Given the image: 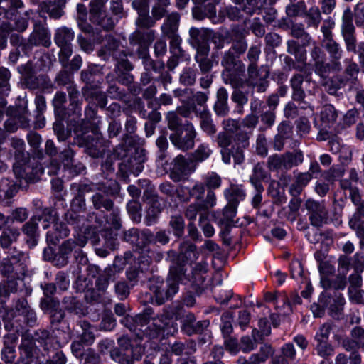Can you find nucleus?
Here are the masks:
<instances>
[{"instance_id": "obj_60", "label": "nucleus", "mask_w": 364, "mask_h": 364, "mask_svg": "<svg viewBox=\"0 0 364 364\" xmlns=\"http://www.w3.org/2000/svg\"><path fill=\"white\" fill-rule=\"evenodd\" d=\"M53 130L57 135L58 139L60 141H65L70 136V132L65 129L62 120H57L53 124Z\"/></svg>"}, {"instance_id": "obj_58", "label": "nucleus", "mask_w": 364, "mask_h": 364, "mask_svg": "<svg viewBox=\"0 0 364 364\" xmlns=\"http://www.w3.org/2000/svg\"><path fill=\"white\" fill-rule=\"evenodd\" d=\"M111 358L119 364H133L129 353H123L119 348H114L110 352Z\"/></svg>"}, {"instance_id": "obj_11", "label": "nucleus", "mask_w": 364, "mask_h": 364, "mask_svg": "<svg viewBox=\"0 0 364 364\" xmlns=\"http://www.w3.org/2000/svg\"><path fill=\"white\" fill-rule=\"evenodd\" d=\"M344 63V72L343 77L337 78L338 81L336 87L328 88V92L330 94H334L337 89L348 85L349 86H358L359 80H358V75L360 72L358 65L353 60V58H346L343 60Z\"/></svg>"}, {"instance_id": "obj_31", "label": "nucleus", "mask_w": 364, "mask_h": 364, "mask_svg": "<svg viewBox=\"0 0 364 364\" xmlns=\"http://www.w3.org/2000/svg\"><path fill=\"white\" fill-rule=\"evenodd\" d=\"M320 117L325 127H331L336 122L338 112L333 105H326L322 107Z\"/></svg>"}, {"instance_id": "obj_14", "label": "nucleus", "mask_w": 364, "mask_h": 364, "mask_svg": "<svg viewBox=\"0 0 364 364\" xmlns=\"http://www.w3.org/2000/svg\"><path fill=\"white\" fill-rule=\"evenodd\" d=\"M146 161L144 150L136 151L134 156L124 160L120 164V169L126 173H132L138 176L144 169V163Z\"/></svg>"}, {"instance_id": "obj_23", "label": "nucleus", "mask_w": 364, "mask_h": 364, "mask_svg": "<svg viewBox=\"0 0 364 364\" xmlns=\"http://www.w3.org/2000/svg\"><path fill=\"white\" fill-rule=\"evenodd\" d=\"M267 176V173L263 164L260 163L257 164L254 166L252 173L250 178V183L255 187V191H264V187L261 182L264 181Z\"/></svg>"}, {"instance_id": "obj_62", "label": "nucleus", "mask_w": 364, "mask_h": 364, "mask_svg": "<svg viewBox=\"0 0 364 364\" xmlns=\"http://www.w3.org/2000/svg\"><path fill=\"white\" fill-rule=\"evenodd\" d=\"M348 291L350 301L357 304H364V290L360 288L348 287Z\"/></svg>"}, {"instance_id": "obj_57", "label": "nucleus", "mask_w": 364, "mask_h": 364, "mask_svg": "<svg viewBox=\"0 0 364 364\" xmlns=\"http://www.w3.org/2000/svg\"><path fill=\"white\" fill-rule=\"evenodd\" d=\"M208 94L209 92H200L198 91L192 95L190 97V104H194L196 107V105L203 107V109L207 108L206 102L208 100Z\"/></svg>"}, {"instance_id": "obj_9", "label": "nucleus", "mask_w": 364, "mask_h": 364, "mask_svg": "<svg viewBox=\"0 0 364 364\" xmlns=\"http://www.w3.org/2000/svg\"><path fill=\"white\" fill-rule=\"evenodd\" d=\"M117 183L115 181H111L108 185L100 183L97 189L98 192L95 193L92 197V202L95 209L104 208L109 211L113 208V201L109 196L117 192Z\"/></svg>"}, {"instance_id": "obj_28", "label": "nucleus", "mask_w": 364, "mask_h": 364, "mask_svg": "<svg viewBox=\"0 0 364 364\" xmlns=\"http://www.w3.org/2000/svg\"><path fill=\"white\" fill-rule=\"evenodd\" d=\"M192 161H189L183 155L177 156L174 159L173 170L180 175H188L194 171L195 168H192Z\"/></svg>"}, {"instance_id": "obj_20", "label": "nucleus", "mask_w": 364, "mask_h": 364, "mask_svg": "<svg viewBox=\"0 0 364 364\" xmlns=\"http://www.w3.org/2000/svg\"><path fill=\"white\" fill-rule=\"evenodd\" d=\"M180 18V15L177 12L168 14L161 27L162 34L165 36L177 34Z\"/></svg>"}, {"instance_id": "obj_45", "label": "nucleus", "mask_w": 364, "mask_h": 364, "mask_svg": "<svg viewBox=\"0 0 364 364\" xmlns=\"http://www.w3.org/2000/svg\"><path fill=\"white\" fill-rule=\"evenodd\" d=\"M63 304L65 309L70 312H73L75 314H82L81 304L73 296H65L63 300Z\"/></svg>"}, {"instance_id": "obj_6", "label": "nucleus", "mask_w": 364, "mask_h": 364, "mask_svg": "<svg viewBox=\"0 0 364 364\" xmlns=\"http://www.w3.org/2000/svg\"><path fill=\"white\" fill-rule=\"evenodd\" d=\"M355 29L352 22L350 9L344 11L342 18L341 34L343 38L347 51L357 53L360 63L364 66V42H360L356 49Z\"/></svg>"}, {"instance_id": "obj_13", "label": "nucleus", "mask_w": 364, "mask_h": 364, "mask_svg": "<svg viewBox=\"0 0 364 364\" xmlns=\"http://www.w3.org/2000/svg\"><path fill=\"white\" fill-rule=\"evenodd\" d=\"M154 234L149 230H139L137 228H131L124 233V240L139 250H142L152 242Z\"/></svg>"}, {"instance_id": "obj_22", "label": "nucleus", "mask_w": 364, "mask_h": 364, "mask_svg": "<svg viewBox=\"0 0 364 364\" xmlns=\"http://www.w3.org/2000/svg\"><path fill=\"white\" fill-rule=\"evenodd\" d=\"M224 195L228 200V203L237 207L239 203L245 198V192L241 186L232 185L224 191Z\"/></svg>"}, {"instance_id": "obj_3", "label": "nucleus", "mask_w": 364, "mask_h": 364, "mask_svg": "<svg viewBox=\"0 0 364 364\" xmlns=\"http://www.w3.org/2000/svg\"><path fill=\"white\" fill-rule=\"evenodd\" d=\"M11 145L16 150L14 153L15 162L13 165V171L16 177L24 179L26 182H36L43 173L41 166L35 159L31 161L28 154L25 152L23 140L12 138Z\"/></svg>"}, {"instance_id": "obj_56", "label": "nucleus", "mask_w": 364, "mask_h": 364, "mask_svg": "<svg viewBox=\"0 0 364 364\" xmlns=\"http://www.w3.org/2000/svg\"><path fill=\"white\" fill-rule=\"evenodd\" d=\"M161 211L160 204L158 202L153 203L146 211V224L148 225L153 224L159 217Z\"/></svg>"}, {"instance_id": "obj_18", "label": "nucleus", "mask_w": 364, "mask_h": 364, "mask_svg": "<svg viewBox=\"0 0 364 364\" xmlns=\"http://www.w3.org/2000/svg\"><path fill=\"white\" fill-rule=\"evenodd\" d=\"M28 42L31 46H43L48 48L50 45V37L48 29L41 23H36L29 36Z\"/></svg>"}, {"instance_id": "obj_46", "label": "nucleus", "mask_w": 364, "mask_h": 364, "mask_svg": "<svg viewBox=\"0 0 364 364\" xmlns=\"http://www.w3.org/2000/svg\"><path fill=\"white\" fill-rule=\"evenodd\" d=\"M167 38L170 39V50L174 57H180L183 55V50L181 47L182 40L179 35L173 34L167 36Z\"/></svg>"}, {"instance_id": "obj_51", "label": "nucleus", "mask_w": 364, "mask_h": 364, "mask_svg": "<svg viewBox=\"0 0 364 364\" xmlns=\"http://www.w3.org/2000/svg\"><path fill=\"white\" fill-rule=\"evenodd\" d=\"M152 314L153 312L151 309H147L142 314H139L134 317L136 331H144L142 328L148 325Z\"/></svg>"}, {"instance_id": "obj_50", "label": "nucleus", "mask_w": 364, "mask_h": 364, "mask_svg": "<svg viewBox=\"0 0 364 364\" xmlns=\"http://www.w3.org/2000/svg\"><path fill=\"white\" fill-rule=\"evenodd\" d=\"M170 226L173 230V234L176 237H181L183 234L185 223L182 216H172L169 222Z\"/></svg>"}, {"instance_id": "obj_55", "label": "nucleus", "mask_w": 364, "mask_h": 364, "mask_svg": "<svg viewBox=\"0 0 364 364\" xmlns=\"http://www.w3.org/2000/svg\"><path fill=\"white\" fill-rule=\"evenodd\" d=\"M100 73V68L96 65H90L81 72V79L87 84L94 81V77Z\"/></svg>"}, {"instance_id": "obj_54", "label": "nucleus", "mask_w": 364, "mask_h": 364, "mask_svg": "<svg viewBox=\"0 0 364 364\" xmlns=\"http://www.w3.org/2000/svg\"><path fill=\"white\" fill-rule=\"evenodd\" d=\"M196 322V318L192 314H187L183 316L182 320V331L187 335L191 336L193 334V326Z\"/></svg>"}, {"instance_id": "obj_30", "label": "nucleus", "mask_w": 364, "mask_h": 364, "mask_svg": "<svg viewBox=\"0 0 364 364\" xmlns=\"http://www.w3.org/2000/svg\"><path fill=\"white\" fill-rule=\"evenodd\" d=\"M198 253L196 250V246L193 243L185 241L179 246V257L186 261L195 260L198 258Z\"/></svg>"}, {"instance_id": "obj_4", "label": "nucleus", "mask_w": 364, "mask_h": 364, "mask_svg": "<svg viewBox=\"0 0 364 364\" xmlns=\"http://www.w3.org/2000/svg\"><path fill=\"white\" fill-rule=\"evenodd\" d=\"M249 135L244 132L235 134L233 139L226 132H220L216 137V143L220 148L222 161L229 164L233 158L235 164H241L245 160L244 150L249 146Z\"/></svg>"}, {"instance_id": "obj_61", "label": "nucleus", "mask_w": 364, "mask_h": 364, "mask_svg": "<svg viewBox=\"0 0 364 364\" xmlns=\"http://www.w3.org/2000/svg\"><path fill=\"white\" fill-rule=\"evenodd\" d=\"M331 330L332 325L330 323H325L321 325L315 335L316 341L317 342L327 341Z\"/></svg>"}, {"instance_id": "obj_27", "label": "nucleus", "mask_w": 364, "mask_h": 364, "mask_svg": "<svg viewBox=\"0 0 364 364\" xmlns=\"http://www.w3.org/2000/svg\"><path fill=\"white\" fill-rule=\"evenodd\" d=\"M213 151L209 144L203 142L199 144L191 154L192 161L201 163L207 160L212 155Z\"/></svg>"}, {"instance_id": "obj_37", "label": "nucleus", "mask_w": 364, "mask_h": 364, "mask_svg": "<svg viewBox=\"0 0 364 364\" xmlns=\"http://www.w3.org/2000/svg\"><path fill=\"white\" fill-rule=\"evenodd\" d=\"M284 154L287 171L299 166L304 161V154L301 150L297 149L291 151H286Z\"/></svg>"}, {"instance_id": "obj_34", "label": "nucleus", "mask_w": 364, "mask_h": 364, "mask_svg": "<svg viewBox=\"0 0 364 364\" xmlns=\"http://www.w3.org/2000/svg\"><path fill=\"white\" fill-rule=\"evenodd\" d=\"M16 184L8 178L0 180V199H10L17 193Z\"/></svg>"}, {"instance_id": "obj_42", "label": "nucleus", "mask_w": 364, "mask_h": 364, "mask_svg": "<svg viewBox=\"0 0 364 364\" xmlns=\"http://www.w3.org/2000/svg\"><path fill=\"white\" fill-rule=\"evenodd\" d=\"M196 69L193 68H185L180 75V82L186 86L193 85L196 80Z\"/></svg>"}, {"instance_id": "obj_32", "label": "nucleus", "mask_w": 364, "mask_h": 364, "mask_svg": "<svg viewBox=\"0 0 364 364\" xmlns=\"http://www.w3.org/2000/svg\"><path fill=\"white\" fill-rule=\"evenodd\" d=\"M304 77L301 74L294 75L290 82L293 89L292 97L296 101H303L305 97V92L302 89Z\"/></svg>"}, {"instance_id": "obj_17", "label": "nucleus", "mask_w": 364, "mask_h": 364, "mask_svg": "<svg viewBox=\"0 0 364 364\" xmlns=\"http://www.w3.org/2000/svg\"><path fill=\"white\" fill-rule=\"evenodd\" d=\"M245 65L237 63L236 67L225 69L223 72V78L225 84H230L233 88H238L243 85L242 76L245 73Z\"/></svg>"}, {"instance_id": "obj_44", "label": "nucleus", "mask_w": 364, "mask_h": 364, "mask_svg": "<svg viewBox=\"0 0 364 364\" xmlns=\"http://www.w3.org/2000/svg\"><path fill=\"white\" fill-rule=\"evenodd\" d=\"M171 323V316L168 312H163L153 318V324L157 330H165Z\"/></svg>"}, {"instance_id": "obj_33", "label": "nucleus", "mask_w": 364, "mask_h": 364, "mask_svg": "<svg viewBox=\"0 0 364 364\" xmlns=\"http://www.w3.org/2000/svg\"><path fill=\"white\" fill-rule=\"evenodd\" d=\"M76 188L77 193L72 200L71 206L75 210H80L85 205V200L84 193L89 191L87 185H77L74 184L72 186V189Z\"/></svg>"}, {"instance_id": "obj_43", "label": "nucleus", "mask_w": 364, "mask_h": 364, "mask_svg": "<svg viewBox=\"0 0 364 364\" xmlns=\"http://www.w3.org/2000/svg\"><path fill=\"white\" fill-rule=\"evenodd\" d=\"M38 218L34 215L26 223L23 228V232L31 239H35L38 235Z\"/></svg>"}, {"instance_id": "obj_25", "label": "nucleus", "mask_w": 364, "mask_h": 364, "mask_svg": "<svg viewBox=\"0 0 364 364\" xmlns=\"http://www.w3.org/2000/svg\"><path fill=\"white\" fill-rule=\"evenodd\" d=\"M118 259H114L113 267H107L104 270L103 274L100 275L95 282V287L99 291L105 292L109 285V280L114 273V269L117 267Z\"/></svg>"}, {"instance_id": "obj_12", "label": "nucleus", "mask_w": 364, "mask_h": 364, "mask_svg": "<svg viewBox=\"0 0 364 364\" xmlns=\"http://www.w3.org/2000/svg\"><path fill=\"white\" fill-rule=\"evenodd\" d=\"M305 207L311 225L320 228L327 223L328 213L324 203L308 199L305 203Z\"/></svg>"}, {"instance_id": "obj_63", "label": "nucleus", "mask_w": 364, "mask_h": 364, "mask_svg": "<svg viewBox=\"0 0 364 364\" xmlns=\"http://www.w3.org/2000/svg\"><path fill=\"white\" fill-rule=\"evenodd\" d=\"M139 16L136 19L138 26L149 28L154 26L155 21L153 17L149 16V11L138 14Z\"/></svg>"}, {"instance_id": "obj_53", "label": "nucleus", "mask_w": 364, "mask_h": 364, "mask_svg": "<svg viewBox=\"0 0 364 364\" xmlns=\"http://www.w3.org/2000/svg\"><path fill=\"white\" fill-rule=\"evenodd\" d=\"M203 179L205 186H207L209 190L218 188L221 186V178L215 172L208 173L205 175Z\"/></svg>"}, {"instance_id": "obj_41", "label": "nucleus", "mask_w": 364, "mask_h": 364, "mask_svg": "<svg viewBox=\"0 0 364 364\" xmlns=\"http://www.w3.org/2000/svg\"><path fill=\"white\" fill-rule=\"evenodd\" d=\"M189 35L191 43L196 46H199L206 41L208 31L204 28L192 27L189 30Z\"/></svg>"}, {"instance_id": "obj_21", "label": "nucleus", "mask_w": 364, "mask_h": 364, "mask_svg": "<svg viewBox=\"0 0 364 364\" xmlns=\"http://www.w3.org/2000/svg\"><path fill=\"white\" fill-rule=\"evenodd\" d=\"M154 39V31L141 32L136 31L129 36V43L132 46L139 45L141 48L148 47Z\"/></svg>"}, {"instance_id": "obj_47", "label": "nucleus", "mask_w": 364, "mask_h": 364, "mask_svg": "<svg viewBox=\"0 0 364 364\" xmlns=\"http://www.w3.org/2000/svg\"><path fill=\"white\" fill-rule=\"evenodd\" d=\"M306 23L309 26L317 28L321 21V15L318 7L311 8L306 14Z\"/></svg>"}, {"instance_id": "obj_10", "label": "nucleus", "mask_w": 364, "mask_h": 364, "mask_svg": "<svg viewBox=\"0 0 364 364\" xmlns=\"http://www.w3.org/2000/svg\"><path fill=\"white\" fill-rule=\"evenodd\" d=\"M197 135L193 124L191 122L184 124L183 128L170 135L171 143L182 151H188L194 146Z\"/></svg>"}, {"instance_id": "obj_38", "label": "nucleus", "mask_w": 364, "mask_h": 364, "mask_svg": "<svg viewBox=\"0 0 364 364\" xmlns=\"http://www.w3.org/2000/svg\"><path fill=\"white\" fill-rule=\"evenodd\" d=\"M267 167L270 171L287 170L285 154H274L267 159Z\"/></svg>"}, {"instance_id": "obj_26", "label": "nucleus", "mask_w": 364, "mask_h": 364, "mask_svg": "<svg viewBox=\"0 0 364 364\" xmlns=\"http://www.w3.org/2000/svg\"><path fill=\"white\" fill-rule=\"evenodd\" d=\"M45 10L50 18L58 19L63 14V8L65 5V0H51L48 3H44Z\"/></svg>"}, {"instance_id": "obj_35", "label": "nucleus", "mask_w": 364, "mask_h": 364, "mask_svg": "<svg viewBox=\"0 0 364 364\" xmlns=\"http://www.w3.org/2000/svg\"><path fill=\"white\" fill-rule=\"evenodd\" d=\"M312 179L311 173L309 172L299 173L296 175L295 182L291 186L290 191L292 193L300 194L305 187Z\"/></svg>"}, {"instance_id": "obj_59", "label": "nucleus", "mask_w": 364, "mask_h": 364, "mask_svg": "<svg viewBox=\"0 0 364 364\" xmlns=\"http://www.w3.org/2000/svg\"><path fill=\"white\" fill-rule=\"evenodd\" d=\"M237 58H238V56L229 49L228 51L225 53L221 64L225 69L236 67L237 63H242L240 61L236 60Z\"/></svg>"}, {"instance_id": "obj_19", "label": "nucleus", "mask_w": 364, "mask_h": 364, "mask_svg": "<svg viewBox=\"0 0 364 364\" xmlns=\"http://www.w3.org/2000/svg\"><path fill=\"white\" fill-rule=\"evenodd\" d=\"M237 208L228 203L223 210L222 216L218 219V223L221 226V234H228L230 228L232 225L233 219L236 215Z\"/></svg>"}, {"instance_id": "obj_49", "label": "nucleus", "mask_w": 364, "mask_h": 364, "mask_svg": "<svg viewBox=\"0 0 364 364\" xmlns=\"http://www.w3.org/2000/svg\"><path fill=\"white\" fill-rule=\"evenodd\" d=\"M67 101L66 94L63 92H58L54 96L53 100V105L55 111L58 114H62V117L64 118V105Z\"/></svg>"}, {"instance_id": "obj_2", "label": "nucleus", "mask_w": 364, "mask_h": 364, "mask_svg": "<svg viewBox=\"0 0 364 364\" xmlns=\"http://www.w3.org/2000/svg\"><path fill=\"white\" fill-rule=\"evenodd\" d=\"M96 113L95 107L88 105L85 109V118L73 124V130L76 136L75 142L79 146L85 147L87 154L93 158L100 156L102 141L98 136L94 134L87 135V134L90 130L93 129L92 120L95 118Z\"/></svg>"}, {"instance_id": "obj_24", "label": "nucleus", "mask_w": 364, "mask_h": 364, "mask_svg": "<svg viewBox=\"0 0 364 364\" xmlns=\"http://www.w3.org/2000/svg\"><path fill=\"white\" fill-rule=\"evenodd\" d=\"M287 52L293 55L295 58V60L299 63H302L304 65H306V50L305 48L301 46L297 41L294 40H289L287 43Z\"/></svg>"}, {"instance_id": "obj_39", "label": "nucleus", "mask_w": 364, "mask_h": 364, "mask_svg": "<svg viewBox=\"0 0 364 364\" xmlns=\"http://www.w3.org/2000/svg\"><path fill=\"white\" fill-rule=\"evenodd\" d=\"M108 0H92L90 2V20L97 21L98 16L104 14L105 10V4Z\"/></svg>"}, {"instance_id": "obj_7", "label": "nucleus", "mask_w": 364, "mask_h": 364, "mask_svg": "<svg viewBox=\"0 0 364 364\" xmlns=\"http://www.w3.org/2000/svg\"><path fill=\"white\" fill-rule=\"evenodd\" d=\"M74 32L67 27H61L56 30L54 41L60 48L58 60L63 67H67L70 57L73 54L72 41L74 39Z\"/></svg>"}, {"instance_id": "obj_52", "label": "nucleus", "mask_w": 364, "mask_h": 364, "mask_svg": "<svg viewBox=\"0 0 364 364\" xmlns=\"http://www.w3.org/2000/svg\"><path fill=\"white\" fill-rule=\"evenodd\" d=\"M247 48V43L244 36L240 35L237 38L233 39L232 45L230 50L239 57L246 51Z\"/></svg>"}, {"instance_id": "obj_36", "label": "nucleus", "mask_w": 364, "mask_h": 364, "mask_svg": "<svg viewBox=\"0 0 364 364\" xmlns=\"http://www.w3.org/2000/svg\"><path fill=\"white\" fill-rule=\"evenodd\" d=\"M56 213L55 211L50 208H46L43 209L40 213L35 215L37 217L38 223H41L43 229H47L51 223H53L56 220Z\"/></svg>"}, {"instance_id": "obj_5", "label": "nucleus", "mask_w": 364, "mask_h": 364, "mask_svg": "<svg viewBox=\"0 0 364 364\" xmlns=\"http://www.w3.org/2000/svg\"><path fill=\"white\" fill-rule=\"evenodd\" d=\"M334 26L335 23L333 21L328 20L324 21L321 27V31L323 37L321 43L332 59L333 69L340 71L342 69L340 60L343 55V49L341 45L333 39L332 30Z\"/></svg>"}, {"instance_id": "obj_40", "label": "nucleus", "mask_w": 364, "mask_h": 364, "mask_svg": "<svg viewBox=\"0 0 364 364\" xmlns=\"http://www.w3.org/2000/svg\"><path fill=\"white\" fill-rule=\"evenodd\" d=\"M20 233L16 228H8L5 230L0 236V244L2 247L6 248L16 241Z\"/></svg>"}, {"instance_id": "obj_16", "label": "nucleus", "mask_w": 364, "mask_h": 364, "mask_svg": "<svg viewBox=\"0 0 364 364\" xmlns=\"http://www.w3.org/2000/svg\"><path fill=\"white\" fill-rule=\"evenodd\" d=\"M193 112L200 119V127L208 136H213L217 132L216 125L208 108L198 109L195 105L192 106Z\"/></svg>"}, {"instance_id": "obj_48", "label": "nucleus", "mask_w": 364, "mask_h": 364, "mask_svg": "<svg viewBox=\"0 0 364 364\" xmlns=\"http://www.w3.org/2000/svg\"><path fill=\"white\" fill-rule=\"evenodd\" d=\"M127 211L134 221L139 222L141 219V206L136 200H130L127 205Z\"/></svg>"}, {"instance_id": "obj_64", "label": "nucleus", "mask_w": 364, "mask_h": 364, "mask_svg": "<svg viewBox=\"0 0 364 364\" xmlns=\"http://www.w3.org/2000/svg\"><path fill=\"white\" fill-rule=\"evenodd\" d=\"M204 213L203 208L199 203H194L190 204L185 212L186 217L191 220H194L196 218L197 214Z\"/></svg>"}, {"instance_id": "obj_1", "label": "nucleus", "mask_w": 364, "mask_h": 364, "mask_svg": "<svg viewBox=\"0 0 364 364\" xmlns=\"http://www.w3.org/2000/svg\"><path fill=\"white\" fill-rule=\"evenodd\" d=\"M185 272L182 264H174L170 267L166 282L159 277H154L149 280V289L158 305L163 304L178 291V284L183 283L186 277Z\"/></svg>"}, {"instance_id": "obj_29", "label": "nucleus", "mask_w": 364, "mask_h": 364, "mask_svg": "<svg viewBox=\"0 0 364 364\" xmlns=\"http://www.w3.org/2000/svg\"><path fill=\"white\" fill-rule=\"evenodd\" d=\"M345 299L341 294L335 295L333 303L329 306V314L334 319H340L343 315Z\"/></svg>"}, {"instance_id": "obj_8", "label": "nucleus", "mask_w": 364, "mask_h": 364, "mask_svg": "<svg viewBox=\"0 0 364 364\" xmlns=\"http://www.w3.org/2000/svg\"><path fill=\"white\" fill-rule=\"evenodd\" d=\"M1 272L4 277L21 280L26 267L25 255L18 252L16 255L4 258L1 263Z\"/></svg>"}, {"instance_id": "obj_15", "label": "nucleus", "mask_w": 364, "mask_h": 364, "mask_svg": "<svg viewBox=\"0 0 364 364\" xmlns=\"http://www.w3.org/2000/svg\"><path fill=\"white\" fill-rule=\"evenodd\" d=\"M208 263L205 261H202L196 263L192 267L191 276L187 277L185 274L184 280H188L191 282V285L195 287L196 291H201L203 289V283L205 280V274L208 272Z\"/></svg>"}]
</instances>
